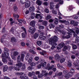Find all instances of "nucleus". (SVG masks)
<instances>
[{
  "label": "nucleus",
  "instance_id": "obj_33",
  "mask_svg": "<svg viewBox=\"0 0 79 79\" xmlns=\"http://www.w3.org/2000/svg\"><path fill=\"white\" fill-rule=\"evenodd\" d=\"M35 17V14L31 13V19H34Z\"/></svg>",
  "mask_w": 79,
  "mask_h": 79
},
{
  "label": "nucleus",
  "instance_id": "obj_52",
  "mask_svg": "<svg viewBox=\"0 0 79 79\" xmlns=\"http://www.w3.org/2000/svg\"><path fill=\"white\" fill-rule=\"evenodd\" d=\"M77 25H78V22H75L74 23V26H77Z\"/></svg>",
  "mask_w": 79,
  "mask_h": 79
},
{
  "label": "nucleus",
  "instance_id": "obj_35",
  "mask_svg": "<svg viewBox=\"0 0 79 79\" xmlns=\"http://www.w3.org/2000/svg\"><path fill=\"white\" fill-rule=\"evenodd\" d=\"M52 12L53 14H54L55 15L57 14V12L55 10H54V9H53L52 10Z\"/></svg>",
  "mask_w": 79,
  "mask_h": 79
},
{
  "label": "nucleus",
  "instance_id": "obj_38",
  "mask_svg": "<svg viewBox=\"0 0 79 79\" xmlns=\"http://www.w3.org/2000/svg\"><path fill=\"white\" fill-rule=\"evenodd\" d=\"M59 32H61V33H62V34H63L64 35L65 34V32L63 31H61V30H58Z\"/></svg>",
  "mask_w": 79,
  "mask_h": 79
},
{
  "label": "nucleus",
  "instance_id": "obj_10",
  "mask_svg": "<svg viewBox=\"0 0 79 79\" xmlns=\"http://www.w3.org/2000/svg\"><path fill=\"white\" fill-rule=\"evenodd\" d=\"M42 74H43L44 76H46L48 75V73H47L46 71L44 70H43L42 71Z\"/></svg>",
  "mask_w": 79,
  "mask_h": 79
},
{
  "label": "nucleus",
  "instance_id": "obj_57",
  "mask_svg": "<svg viewBox=\"0 0 79 79\" xmlns=\"http://www.w3.org/2000/svg\"><path fill=\"white\" fill-rule=\"evenodd\" d=\"M54 21V19H51L49 20V23H53Z\"/></svg>",
  "mask_w": 79,
  "mask_h": 79
},
{
  "label": "nucleus",
  "instance_id": "obj_40",
  "mask_svg": "<svg viewBox=\"0 0 79 79\" xmlns=\"http://www.w3.org/2000/svg\"><path fill=\"white\" fill-rule=\"evenodd\" d=\"M64 61H65V58H62L60 59V62L61 63H63Z\"/></svg>",
  "mask_w": 79,
  "mask_h": 79
},
{
  "label": "nucleus",
  "instance_id": "obj_4",
  "mask_svg": "<svg viewBox=\"0 0 79 79\" xmlns=\"http://www.w3.org/2000/svg\"><path fill=\"white\" fill-rule=\"evenodd\" d=\"M5 36V35H4L2 37V38L1 39V43H4V44L6 46V47H8V43H5V37H4Z\"/></svg>",
  "mask_w": 79,
  "mask_h": 79
},
{
  "label": "nucleus",
  "instance_id": "obj_39",
  "mask_svg": "<svg viewBox=\"0 0 79 79\" xmlns=\"http://www.w3.org/2000/svg\"><path fill=\"white\" fill-rule=\"evenodd\" d=\"M29 52H31V53H32V54H35V51H34L32 49H30L29 50Z\"/></svg>",
  "mask_w": 79,
  "mask_h": 79
},
{
  "label": "nucleus",
  "instance_id": "obj_63",
  "mask_svg": "<svg viewBox=\"0 0 79 79\" xmlns=\"http://www.w3.org/2000/svg\"><path fill=\"white\" fill-rule=\"evenodd\" d=\"M39 29H44V27L42 26H39Z\"/></svg>",
  "mask_w": 79,
  "mask_h": 79
},
{
  "label": "nucleus",
  "instance_id": "obj_56",
  "mask_svg": "<svg viewBox=\"0 0 79 79\" xmlns=\"http://www.w3.org/2000/svg\"><path fill=\"white\" fill-rule=\"evenodd\" d=\"M44 11L45 12L47 13H49V10H48V9L47 8H45Z\"/></svg>",
  "mask_w": 79,
  "mask_h": 79
},
{
  "label": "nucleus",
  "instance_id": "obj_20",
  "mask_svg": "<svg viewBox=\"0 0 79 79\" xmlns=\"http://www.w3.org/2000/svg\"><path fill=\"white\" fill-rule=\"evenodd\" d=\"M67 66L69 67V68H71V66H72V62L71 60H69V61Z\"/></svg>",
  "mask_w": 79,
  "mask_h": 79
},
{
  "label": "nucleus",
  "instance_id": "obj_7",
  "mask_svg": "<svg viewBox=\"0 0 79 79\" xmlns=\"http://www.w3.org/2000/svg\"><path fill=\"white\" fill-rule=\"evenodd\" d=\"M59 22L60 23H65L66 25L67 24H69V23L68 21H66V20H59Z\"/></svg>",
  "mask_w": 79,
  "mask_h": 79
},
{
  "label": "nucleus",
  "instance_id": "obj_19",
  "mask_svg": "<svg viewBox=\"0 0 79 79\" xmlns=\"http://www.w3.org/2000/svg\"><path fill=\"white\" fill-rule=\"evenodd\" d=\"M76 61L77 64H76V63H74V64L75 66H79V60H76Z\"/></svg>",
  "mask_w": 79,
  "mask_h": 79
},
{
  "label": "nucleus",
  "instance_id": "obj_5",
  "mask_svg": "<svg viewBox=\"0 0 79 79\" xmlns=\"http://www.w3.org/2000/svg\"><path fill=\"white\" fill-rule=\"evenodd\" d=\"M35 28H32V27H30L29 28V29L28 30V32H30L31 34H33L34 32H35Z\"/></svg>",
  "mask_w": 79,
  "mask_h": 79
},
{
  "label": "nucleus",
  "instance_id": "obj_53",
  "mask_svg": "<svg viewBox=\"0 0 79 79\" xmlns=\"http://www.w3.org/2000/svg\"><path fill=\"white\" fill-rule=\"evenodd\" d=\"M14 68V67H13V66H11L10 67H9V69L10 70V71H13V70H14V69H13V68Z\"/></svg>",
  "mask_w": 79,
  "mask_h": 79
},
{
  "label": "nucleus",
  "instance_id": "obj_60",
  "mask_svg": "<svg viewBox=\"0 0 79 79\" xmlns=\"http://www.w3.org/2000/svg\"><path fill=\"white\" fill-rule=\"evenodd\" d=\"M23 21H24V20L23 19L18 20V22H19V23H23Z\"/></svg>",
  "mask_w": 79,
  "mask_h": 79
},
{
  "label": "nucleus",
  "instance_id": "obj_30",
  "mask_svg": "<svg viewBox=\"0 0 79 79\" xmlns=\"http://www.w3.org/2000/svg\"><path fill=\"white\" fill-rule=\"evenodd\" d=\"M14 69L16 71H17V70L19 71V68H18V66H16V65L14 67Z\"/></svg>",
  "mask_w": 79,
  "mask_h": 79
},
{
  "label": "nucleus",
  "instance_id": "obj_42",
  "mask_svg": "<svg viewBox=\"0 0 79 79\" xmlns=\"http://www.w3.org/2000/svg\"><path fill=\"white\" fill-rule=\"evenodd\" d=\"M59 27L60 29H63L64 28V25L61 24L59 25Z\"/></svg>",
  "mask_w": 79,
  "mask_h": 79
},
{
  "label": "nucleus",
  "instance_id": "obj_9",
  "mask_svg": "<svg viewBox=\"0 0 79 79\" xmlns=\"http://www.w3.org/2000/svg\"><path fill=\"white\" fill-rule=\"evenodd\" d=\"M23 30H24V33H23L22 34V37L23 38H25L26 37V30L25 28H24Z\"/></svg>",
  "mask_w": 79,
  "mask_h": 79
},
{
  "label": "nucleus",
  "instance_id": "obj_24",
  "mask_svg": "<svg viewBox=\"0 0 79 79\" xmlns=\"http://www.w3.org/2000/svg\"><path fill=\"white\" fill-rule=\"evenodd\" d=\"M42 24L43 25H44V26H46L47 25L48 23L47 21H44L42 23Z\"/></svg>",
  "mask_w": 79,
  "mask_h": 79
},
{
  "label": "nucleus",
  "instance_id": "obj_17",
  "mask_svg": "<svg viewBox=\"0 0 79 79\" xmlns=\"http://www.w3.org/2000/svg\"><path fill=\"white\" fill-rule=\"evenodd\" d=\"M35 10V9L34 7H30L29 9V11L30 12H33Z\"/></svg>",
  "mask_w": 79,
  "mask_h": 79
},
{
  "label": "nucleus",
  "instance_id": "obj_49",
  "mask_svg": "<svg viewBox=\"0 0 79 79\" xmlns=\"http://www.w3.org/2000/svg\"><path fill=\"white\" fill-rule=\"evenodd\" d=\"M14 18H18L19 17V16L18 15H15V14H14Z\"/></svg>",
  "mask_w": 79,
  "mask_h": 79
},
{
  "label": "nucleus",
  "instance_id": "obj_51",
  "mask_svg": "<svg viewBox=\"0 0 79 79\" xmlns=\"http://www.w3.org/2000/svg\"><path fill=\"white\" fill-rule=\"evenodd\" d=\"M26 0H20V2L21 3L23 4L25 3V2H26Z\"/></svg>",
  "mask_w": 79,
  "mask_h": 79
},
{
  "label": "nucleus",
  "instance_id": "obj_16",
  "mask_svg": "<svg viewBox=\"0 0 79 79\" xmlns=\"http://www.w3.org/2000/svg\"><path fill=\"white\" fill-rule=\"evenodd\" d=\"M35 74V73L34 72H30L28 74V76L29 77H31V76H34Z\"/></svg>",
  "mask_w": 79,
  "mask_h": 79
},
{
  "label": "nucleus",
  "instance_id": "obj_22",
  "mask_svg": "<svg viewBox=\"0 0 79 79\" xmlns=\"http://www.w3.org/2000/svg\"><path fill=\"white\" fill-rule=\"evenodd\" d=\"M21 69L22 70L26 69V65L25 64H23L22 65V67L21 68Z\"/></svg>",
  "mask_w": 79,
  "mask_h": 79
},
{
  "label": "nucleus",
  "instance_id": "obj_8",
  "mask_svg": "<svg viewBox=\"0 0 79 79\" xmlns=\"http://www.w3.org/2000/svg\"><path fill=\"white\" fill-rule=\"evenodd\" d=\"M30 2L29 1H27L25 5V7H26V8H28L30 6Z\"/></svg>",
  "mask_w": 79,
  "mask_h": 79
},
{
  "label": "nucleus",
  "instance_id": "obj_3",
  "mask_svg": "<svg viewBox=\"0 0 79 79\" xmlns=\"http://www.w3.org/2000/svg\"><path fill=\"white\" fill-rule=\"evenodd\" d=\"M69 31L68 32V34H69L70 35H71L72 33H73V37H76L77 35L75 33V32L73 31V30L70 29L69 30Z\"/></svg>",
  "mask_w": 79,
  "mask_h": 79
},
{
  "label": "nucleus",
  "instance_id": "obj_50",
  "mask_svg": "<svg viewBox=\"0 0 79 79\" xmlns=\"http://www.w3.org/2000/svg\"><path fill=\"white\" fill-rule=\"evenodd\" d=\"M75 55L76 56H79V51H75Z\"/></svg>",
  "mask_w": 79,
  "mask_h": 79
},
{
  "label": "nucleus",
  "instance_id": "obj_47",
  "mask_svg": "<svg viewBox=\"0 0 79 79\" xmlns=\"http://www.w3.org/2000/svg\"><path fill=\"white\" fill-rule=\"evenodd\" d=\"M68 49V47L66 46H65L63 49V51H66V50Z\"/></svg>",
  "mask_w": 79,
  "mask_h": 79
},
{
  "label": "nucleus",
  "instance_id": "obj_36",
  "mask_svg": "<svg viewBox=\"0 0 79 79\" xmlns=\"http://www.w3.org/2000/svg\"><path fill=\"white\" fill-rule=\"evenodd\" d=\"M40 53L42 55H46V52L44 51H42L40 52Z\"/></svg>",
  "mask_w": 79,
  "mask_h": 79
},
{
  "label": "nucleus",
  "instance_id": "obj_48",
  "mask_svg": "<svg viewBox=\"0 0 79 79\" xmlns=\"http://www.w3.org/2000/svg\"><path fill=\"white\" fill-rule=\"evenodd\" d=\"M13 60H10L9 61V62L8 63L9 64H10V65H12L13 64Z\"/></svg>",
  "mask_w": 79,
  "mask_h": 79
},
{
  "label": "nucleus",
  "instance_id": "obj_44",
  "mask_svg": "<svg viewBox=\"0 0 79 79\" xmlns=\"http://www.w3.org/2000/svg\"><path fill=\"white\" fill-rule=\"evenodd\" d=\"M73 49L74 50H76V49H77V46H76V45H73Z\"/></svg>",
  "mask_w": 79,
  "mask_h": 79
},
{
  "label": "nucleus",
  "instance_id": "obj_23",
  "mask_svg": "<svg viewBox=\"0 0 79 79\" xmlns=\"http://www.w3.org/2000/svg\"><path fill=\"white\" fill-rule=\"evenodd\" d=\"M64 43H61L60 44H59V46L60 47V48H63L64 46Z\"/></svg>",
  "mask_w": 79,
  "mask_h": 79
},
{
  "label": "nucleus",
  "instance_id": "obj_26",
  "mask_svg": "<svg viewBox=\"0 0 79 79\" xmlns=\"http://www.w3.org/2000/svg\"><path fill=\"white\" fill-rule=\"evenodd\" d=\"M38 37H39V34L37 33H35L34 35V39H37Z\"/></svg>",
  "mask_w": 79,
  "mask_h": 79
},
{
  "label": "nucleus",
  "instance_id": "obj_59",
  "mask_svg": "<svg viewBox=\"0 0 79 79\" xmlns=\"http://www.w3.org/2000/svg\"><path fill=\"white\" fill-rule=\"evenodd\" d=\"M76 42H79V36H77L76 37Z\"/></svg>",
  "mask_w": 79,
  "mask_h": 79
},
{
  "label": "nucleus",
  "instance_id": "obj_28",
  "mask_svg": "<svg viewBox=\"0 0 79 79\" xmlns=\"http://www.w3.org/2000/svg\"><path fill=\"white\" fill-rule=\"evenodd\" d=\"M10 32L12 33V34H14V32H15V29L13 27H12L10 30Z\"/></svg>",
  "mask_w": 79,
  "mask_h": 79
},
{
  "label": "nucleus",
  "instance_id": "obj_62",
  "mask_svg": "<svg viewBox=\"0 0 79 79\" xmlns=\"http://www.w3.org/2000/svg\"><path fill=\"white\" fill-rule=\"evenodd\" d=\"M21 45L23 47H24V46L26 45V44L24 42H22L21 43Z\"/></svg>",
  "mask_w": 79,
  "mask_h": 79
},
{
  "label": "nucleus",
  "instance_id": "obj_61",
  "mask_svg": "<svg viewBox=\"0 0 79 79\" xmlns=\"http://www.w3.org/2000/svg\"><path fill=\"white\" fill-rule=\"evenodd\" d=\"M54 66H54V65H51V66L49 68H48L49 69V70L51 69H52V68H53Z\"/></svg>",
  "mask_w": 79,
  "mask_h": 79
},
{
  "label": "nucleus",
  "instance_id": "obj_58",
  "mask_svg": "<svg viewBox=\"0 0 79 79\" xmlns=\"http://www.w3.org/2000/svg\"><path fill=\"white\" fill-rule=\"evenodd\" d=\"M54 24H56V25H57L58 24V21L57 20H55L54 21Z\"/></svg>",
  "mask_w": 79,
  "mask_h": 79
},
{
  "label": "nucleus",
  "instance_id": "obj_13",
  "mask_svg": "<svg viewBox=\"0 0 79 79\" xmlns=\"http://www.w3.org/2000/svg\"><path fill=\"white\" fill-rule=\"evenodd\" d=\"M61 58L60 56V55L59 54H57L55 56V59L57 60H60Z\"/></svg>",
  "mask_w": 79,
  "mask_h": 79
},
{
  "label": "nucleus",
  "instance_id": "obj_64",
  "mask_svg": "<svg viewBox=\"0 0 79 79\" xmlns=\"http://www.w3.org/2000/svg\"><path fill=\"white\" fill-rule=\"evenodd\" d=\"M40 38H41V40H45L46 37L45 36H42V37H41Z\"/></svg>",
  "mask_w": 79,
  "mask_h": 79
},
{
  "label": "nucleus",
  "instance_id": "obj_55",
  "mask_svg": "<svg viewBox=\"0 0 79 79\" xmlns=\"http://www.w3.org/2000/svg\"><path fill=\"white\" fill-rule=\"evenodd\" d=\"M11 40H12V42H16V39L14 37H12L11 38Z\"/></svg>",
  "mask_w": 79,
  "mask_h": 79
},
{
  "label": "nucleus",
  "instance_id": "obj_54",
  "mask_svg": "<svg viewBox=\"0 0 79 79\" xmlns=\"http://www.w3.org/2000/svg\"><path fill=\"white\" fill-rule=\"evenodd\" d=\"M40 15V14H37L36 15V16H35V17L37 19H39V16Z\"/></svg>",
  "mask_w": 79,
  "mask_h": 79
},
{
  "label": "nucleus",
  "instance_id": "obj_32",
  "mask_svg": "<svg viewBox=\"0 0 79 79\" xmlns=\"http://www.w3.org/2000/svg\"><path fill=\"white\" fill-rule=\"evenodd\" d=\"M46 63H47L46 62H44V63H41L40 64H41L43 67H45V66H46Z\"/></svg>",
  "mask_w": 79,
  "mask_h": 79
},
{
  "label": "nucleus",
  "instance_id": "obj_6",
  "mask_svg": "<svg viewBox=\"0 0 79 79\" xmlns=\"http://www.w3.org/2000/svg\"><path fill=\"white\" fill-rule=\"evenodd\" d=\"M73 74H72L71 73H69L65 74L64 76V77H65V78H66V79H69V77H71V76H73Z\"/></svg>",
  "mask_w": 79,
  "mask_h": 79
},
{
  "label": "nucleus",
  "instance_id": "obj_18",
  "mask_svg": "<svg viewBox=\"0 0 79 79\" xmlns=\"http://www.w3.org/2000/svg\"><path fill=\"white\" fill-rule=\"evenodd\" d=\"M8 70V66L6 65H5L4 66V68L3 69V71L4 72H5L6 71Z\"/></svg>",
  "mask_w": 79,
  "mask_h": 79
},
{
  "label": "nucleus",
  "instance_id": "obj_14",
  "mask_svg": "<svg viewBox=\"0 0 79 79\" xmlns=\"http://www.w3.org/2000/svg\"><path fill=\"white\" fill-rule=\"evenodd\" d=\"M17 62L18 63L16 64V66H18V67L21 68V66H22V65H23V63L21 62V61Z\"/></svg>",
  "mask_w": 79,
  "mask_h": 79
},
{
  "label": "nucleus",
  "instance_id": "obj_12",
  "mask_svg": "<svg viewBox=\"0 0 79 79\" xmlns=\"http://www.w3.org/2000/svg\"><path fill=\"white\" fill-rule=\"evenodd\" d=\"M35 21L33 20L30 22V25L32 27H35Z\"/></svg>",
  "mask_w": 79,
  "mask_h": 79
},
{
  "label": "nucleus",
  "instance_id": "obj_41",
  "mask_svg": "<svg viewBox=\"0 0 79 79\" xmlns=\"http://www.w3.org/2000/svg\"><path fill=\"white\" fill-rule=\"evenodd\" d=\"M25 55L23 54H21V58L22 59V60L24 61V58Z\"/></svg>",
  "mask_w": 79,
  "mask_h": 79
},
{
  "label": "nucleus",
  "instance_id": "obj_15",
  "mask_svg": "<svg viewBox=\"0 0 79 79\" xmlns=\"http://www.w3.org/2000/svg\"><path fill=\"white\" fill-rule=\"evenodd\" d=\"M36 4L40 6L42 5V1L40 0H37L36 1Z\"/></svg>",
  "mask_w": 79,
  "mask_h": 79
},
{
  "label": "nucleus",
  "instance_id": "obj_2",
  "mask_svg": "<svg viewBox=\"0 0 79 79\" xmlns=\"http://www.w3.org/2000/svg\"><path fill=\"white\" fill-rule=\"evenodd\" d=\"M4 54H2V57H8V56H9V53L8 52L10 50L6 48H4Z\"/></svg>",
  "mask_w": 79,
  "mask_h": 79
},
{
  "label": "nucleus",
  "instance_id": "obj_31",
  "mask_svg": "<svg viewBox=\"0 0 79 79\" xmlns=\"http://www.w3.org/2000/svg\"><path fill=\"white\" fill-rule=\"evenodd\" d=\"M37 44L39 46H40L42 44V42L38 41L37 42Z\"/></svg>",
  "mask_w": 79,
  "mask_h": 79
},
{
  "label": "nucleus",
  "instance_id": "obj_46",
  "mask_svg": "<svg viewBox=\"0 0 79 79\" xmlns=\"http://www.w3.org/2000/svg\"><path fill=\"white\" fill-rule=\"evenodd\" d=\"M71 73H71L72 74H73L74 73V69H71L70 70Z\"/></svg>",
  "mask_w": 79,
  "mask_h": 79
},
{
  "label": "nucleus",
  "instance_id": "obj_29",
  "mask_svg": "<svg viewBox=\"0 0 79 79\" xmlns=\"http://www.w3.org/2000/svg\"><path fill=\"white\" fill-rule=\"evenodd\" d=\"M43 76H44V74H42L41 73L38 75V78H39L40 79L42 78Z\"/></svg>",
  "mask_w": 79,
  "mask_h": 79
},
{
  "label": "nucleus",
  "instance_id": "obj_11",
  "mask_svg": "<svg viewBox=\"0 0 79 79\" xmlns=\"http://www.w3.org/2000/svg\"><path fill=\"white\" fill-rule=\"evenodd\" d=\"M17 62H20L21 61H23V60L21 57V56L19 55L18 56L17 58Z\"/></svg>",
  "mask_w": 79,
  "mask_h": 79
},
{
  "label": "nucleus",
  "instance_id": "obj_21",
  "mask_svg": "<svg viewBox=\"0 0 79 79\" xmlns=\"http://www.w3.org/2000/svg\"><path fill=\"white\" fill-rule=\"evenodd\" d=\"M2 60L3 63H4L5 64L7 63V59H6L3 57L2 58Z\"/></svg>",
  "mask_w": 79,
  "mask_h": 79
},
{
  "label": "nucleus",
  "instance_id": "obj_34",
  "mask_svg": "<svg viewBox=\"0 0 79 79\" xmlns=\"http://www.w3.org/2000/svg\"><path fill=\"white\" fill-rule=\"evenodd\" d=\"M32 60H33V58L32 57H31L29 58L28 60V62L29 63H31L32 61Z\"/></svg>",
  "mask_w": 79,
  "mask_h": 79
},
{
  "label": "nucleus",
  "instance_id": "obj_1",
  "mask_svg": "<svg viewBox=\"0 0 79 79\" xmlns=\"http://www.w3.org/2000/svg\"><path fill=\"white\" fill-rule=\"evenodd\" d=\"M58 38L56 35L51 38L49 41V44L50 45L52 46L51 48L52 50H53L55 48V46L58 44L56 43V42L58 41Z\"/></svg>",
  "mask_w": 79,
  "mask_h": 79
},
{
  "label": "nucleus",
  "instance_id": "obj_27",
  "mask_svg": "<svg viewBox=\"0 0 79 79\" xmlns=\"http://www.w3.org/2000/svg\"><path fill=\"white\" fill-rule=\"evenodd\" d=\"M49 27L50 29H52V28H54V27H55V25H54L52 24V23H50L49 24Z\"/></svg>",
  "mask_w": 79,
  "mask_h": 79
},
{
  "label": "nucleus",
  "instance_id": "obj_37",
  "mask_svg": "<svg viewBox=\"0 0 79 79\" xmlns=\"http://www.w3.org/2000/svg\"><path fill=\"white\" fill-rule=\"evenodd\" d=\"M14 12H16L18 10V7L16 6H14Z\"/></svg>",
  "mask_w": 79,
  "mask_h": 79
},
{
  "label": "nucleus",
  "instance_id": "obj_45",
  "mask_svg": "<svg viewBox=\"0 0 79 79\" xmlns=\"http://www.w3.org/2000/svg\"><path fill=\"white\" fill-rule=\"evenodd\" d=\"M36 64L33 62L31 63L30 64V65H31V66H35Z\"/></svg>",
  "mask_w": 79,
  "mask_h": 79
},
{
  "label": "nucleus",
  "instance_id": "obj_43",
  "mask_svg": "<svg viewBox=\"0 0 79 79\" xmlns=\"http://www.w3.org/2000/svg\"><path fill=\"white\" fill-rule=\"evenodd\" d=\"M18 55V52H14L13 53V55L14 56H16V55Z\"/></svg>",
  "mask_w": 79,
  "mask_h": 79
},
{
  "label": "nucleus",
  "instance_id": "obj_25",
  "mask_svg": "<svg viewBox=\"0 0 79 79\" xmlns=\"http://www.w3.org/2000/svg\"><path fill=\"white\" fill-rule=\"evenodd\" d=\"M51 18H52V16H51L50 15H48L46 18V20H48V19H51Z\"/></svg>",
  "mask_w": 79,
  "mask_h": 79
}]
</instances>
